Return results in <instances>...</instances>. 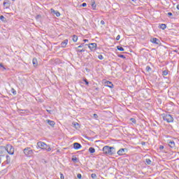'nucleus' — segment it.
<instances>
[{"label": "nucleus", "mask_w": 179, "mask_h": 179, "mask_svg": "<svg viewBox=\"0 0 179 179\" xmlns=\"http://www.w3.org/2000/svg\"><path fill=\"white\" fill-rule=\"evenodd\" d=\"M168 16H173V13H168Z\"/></svg>", "instance_id": "37998d69"}, {"label": "nucleus", "mask_w": 179, "mask_h": 179, "mask_svg": "<svg viewBox=\"0 0 179 179\" xmlns=\"http://www.w3.org/2000/svg\"><path fill=\"white\" fill-rule=\"evenodd\" d=\"M73 148L76 149V150H78V149L82 148V145H80L79 143H74Z\"/></svg>", "instance_id": "9d476101"}, {"label": "nucleus", "mask_w": 179, "mask_h": 179, "mask_svg": "<svg viewBox=\"0 0 179 179\" xmlns=\"http://www.w3.org/2000/svg\"><path fill=\"white\" fill-rule=\"evenodd\" d=\"M47 112L49 113V114H51V113H52V110H47Z\"/></svg>", "instance_id": "49530a36"}, {"label": "nucleus", "mask_w": 179, "mask_h": 179, "mask_svg": "<svg viewBox=\"0 0 179 179\" xmlns=\"http://www.w3.org/2000/svg\"><path fill=\"white\" fill-rule=\"evenodd\" d=\"M89 152H90V153H94V152H96V150L94 149V148L90 147L89 148Z\"/></svg>", "instance_id": "412c9836"}, {"label": "nucleus", "mask_w": 179, "mask_h": 179, "mask_svg": "<svg viewBox=\"0 0 179 179\" xmlns=\"http://www.w3.org/2000/svg\"><path fill=\"white\" fill-rule=\"evenodd\" d=\"M39 17H41V15H38L36 16V19H38Z\"/></svg>", "instance_id": "de8ad7c7"}, {"label": "nucleus", "mask_w": 179, "mask_h": 179, "mask_svg": "<svg viewBox=\"0 0 179 179\" xmlns=\"http://www.w3.org/2000/svg\"><path fill=\"white\" fill-rule=\"evenodd\" d=\"M120 38H121V36L120 35H118L117 37H116V40L117 41H118L120 40Z\"/></svg>", "instance_id": "4c0bfd02"}, {"label": "nucleus", "mask_w": 179, "mask_h": 179, "mask_svg": "<svg viewBox=\"0 0 179 179\" xmlns=\"http://www.w3.org/2000/svg\"><path fill=\"white\" fill-rule=\"evenodd\" d=\"M176 8L179 10V4L177 5Z\"/></svg>", "instance_id": "8fccbe9b"}, {"label": "nucleus", "mask_w": 179, "mask_h": 179, "mask_svg": "<svg viewBox=\"0 0 179 179\" xmlns=\"http://www.w3.org/2000/svg\"><path fill=\"white\" fill-rule=\"evenodd\" d=\"M73 41H74V43H76V41H78V36L76 35L73 36Z\"/></svg>", "instance_id": "4be33fe9"}, {"label": "nucleus", "mask_w": 179, "mask_h": 179, "mask_svg": "<svg viewBox=\"0 0 179 179\" xmlns=\"http://www.w3.org/2000/svg\"><path fill=\"white\" fill-rule=\"evenodd\" d=\"M166 27H167V25H166V24H161L159 25V28H161L162 30H164Z\"/></svg>", "instance_id": "aec40b11"}, {"label": "nucleus", "mask_w": 179, "mask_h": 179, "mask_svg": "<svg viewBox=\"0 0 179 179\" xmlns=\"http://www.w3.org/2000/svg\"><path fill=\"white\" fill-rule=\"evenodd\" d=\"M168 144H169V146L172 149L176 148V143H174V141H170L169 142H168Z\"/></svg>", "instance_id": "9b49d317"}, {"label": "nucleus", "mask_w": 179, "mask_h": 179, "mask_svg": "<svg viewBox=\"0 0 179 179\" xmlns=\"http://www.w3.org/2000/svg\"><path fill=\"white\" fill-rule=\"evenodd\" d=\"M81 6H83L84 8L87 6V4L86 3H83Z\"/></svg>", "instance_id": "e433bc0d"}, {"label": "nucleus", "mask_w": 179, "mask_h": 179, "mask_svg": "<svg viewBox=\"0 0 179 179\" xmlns=\"http://www.w3.org/2000/svg\"><path fill=\"white\" fill-rule=\"evenodd\" d=\"M93 10H96V3L94 2V1H92V5H91Z\"/></svg>", "instance_id": "a211bd4d"}, {"label": "nucleus", "mask_w": 179, "mask_h": 179, "mask_svg": "<svg viewBox=\"0 0 179 179\" xmlns=\"http://www.w3.org/2000/svg\"><path fill=\"white\" fill-rule=\"evenodd\" d=\"M83 80H84L85 85H87V86L89 85V81H87V79L85 78Z\"/></svg>", "instance_id": "c756f323"}, {"label": "nucleus", "mask_w": 179, "mask_h": 179, "mask_svg": "<svg viewBox=\"0 0 179 179\" xmlns=\"http://www.w3.org/2000/svg\"><path fill=\"white\" fill-rule=\"evenodd\" d=\"M91 177H92V178H96V177H97V176L96 175V173H92V174H91Z\"/></svg>", "instance_id": "473e14b6"}, {"label": "nucleus", "mask_w": 179, "mask_h": 179, "mask_svg": "<svg viewBox=\"0 0 179 179\" xmlns=\"http://www.w3.org/2000/svg\"><path fill=\"white\" fill-rule=\"evenodd\" d=\"M13 1H15V0H13Z\"/></svg>", "instance_id": "5fc2aeb1"}, {"label": "nucleus", "mask_w": 179, "mask_h": 179, "mask_svg": "<svg viewBox=\"0 0 179 179\" xmlns=\"http://www.w3.org/2000/svg\"><path fill=\"white\" fill-rule=\"evenodd\" d=\"M169 73L167 72V71H163V75L164 76H166V75L168 74Z\"/></svg>", "instance_id": "72a5a7b5"}, {"label": "nucleus", "mask_w": 179, "mask_h": 179, "mask_svg": "<svg viewBox=\"0 0 179 179\" xmlns=\"http://www.w3.org/2000/svg\"><path fill=\"white\" fill-rule=\"evenodd\" d=\"M37 146L39 147L40 149H43L45 150H47V152H51V148L50 145H48L44 142L38 141L37 143Z\"/></svg>", "instance_id": "f03ea898"}, {"label": "nucleus", "mask_w": 179, "mask_h": 179, "mask_svg": "<svg viewBox=\"0 0 179 179\" xmlns=\"http://www.w3.org/2000/svg\"><path fill=\"white\" fill-rule=\"evenodd\" d=\"M146 71H147V72H150V71H152V68H150V66H147Z\"/></svg>", "instance_id": "a878e982"}, {"label": "nucleus", "mask_w": 179, "mask_h": 179, "mask_svg": "<svg viewBox=\"0 0 179 179\" xmlns=\"http://www.w3.org/2000/svg\"><path fill=\"white\" fill-rule=\"evenodd\" d=\"M3 5L6 9H9V8H10V1L5 0L3 3Z\"/></svg>", "instance_id": "0eeeda50"}, {"label": "nucleus", "mask_w": 179, "mask_h": 179, "mask_svg": "<svg viewBox=\"0 0 179 179\" xmlns=\"http://www.w3.org/2000/svg\"><path fill=\"white\" fill-rule=\"evenodd\" d=\"M73 162H76L78 160V158H72Z\"/></svg>", "instance_id": "a18cd8bd"}, {"label": "nucleus", "mask_w": 179, "mask_h": 179, "mask_svg": "<svg viewBox=\"0 0 179 179\" xmlns=\"http://www.w3.org/2000/svg\"><path fill=\"white\" fill-rule=\"evenodd\" d=\"M51 13H55L57 17H59L61 16V13H59V11H57L54 10L53 8L50 9Z\"/></svg>", "instance_id": "1a4fd4ad"}, {"label": "nucleus", "mask_w": 179, "mask_h": 179, "mask_svg": "<svg viewBox=\"0 0 179 179\" xmlns=\"http://www.w3.org/2000/svg\"><path fill=\"white\" fill-rule=\"evenodd\" d=\"M119 58H123V59H125V56L124 55H119Z\"/></svg>", "instance_id": "7c9ffc66"}, {"label": "nucleus", "mask_w": 179, "mask_h": 179, "mask_svg": "<svg viewBox=\"0 0 179 179\" xmlns=\"http://www.w3.org/2000/svg\"><path fill=\"white\" fill-rule=\"evenodd\" d=\"M0 66H1V68H3V69H4V70L6 69V68H5V66H3V65L2 64H0Z\"/></svg>", "instance_id": "58836bf2"}, {"label": "nucleus", "mask_w": 179, "mask_h": 179, "mask_svg": "<svg viewBox=\"0 0 179 179\" xmlns=\"http://www.w3.org/2000/svg\"><path fill=\"white\" fill-rule=\"evenodd\" d=\"M106 86H108V87H110V89H113V87H114V85H113V83L110 82V81H107L106 83Z\"/></svg>", "instance_id": "2eb2a0df"}, {"label": "nucleus", "mask_w": 179, "mask_h": 179, "mask_svg": "<svg viewBox=\"0 0 179 179\" xmlns=\"http://www.w3.org/2000/svg\"><path fill=\"white\" fill-rule=\"evenodd\" d=\"M67 44H68V39H66L63 42H62L61 45L63 48H65Z\"/></svg>", "instance_id": "4468645a"}, {"label": "nucleus", "mask_w": 179, "mask_h": 179, "mask_svg": "<svg viewBox=\"0 0 179 179\" xmlns=\"http://www.w3.org/2000/svg\"><path fill=\"white\" fill-rule=\"evenodd\" d=\"M77 51H78V52H85V49H78V50H77Z\"/></svg>", "instance_id": "c85d7f7f"}, {"label": "nucleus", "mask_w": 179, "mask_h": 179, "mask_svg": "<svg viewBox=\"0 0 179 179\" xmlns=\"http://www.w3.org/2000/svg\"><path fill=\"white\" fill-rule=\"evenodd\" d=\"M1 157H0V163H1Z\"/></svg>", "instance_id": "603ef678"}, {"label": "nucleus", "mask_w": 179, "mask_h": 179, "mask_svg": "<svg viewBox=\"0 0 179 179\" xmlns=\"http://www.w3.org/2000/svg\"><path fill=\"white\" fill-rule=\"evenodd\" d=\"M77 178H79V179L82 178V175L80 173H78L77 175Z\"/></svg>", "instance_id": "c9c22d12"}, {"label": "nucleus", "mask_w": 179, "mask_h": 179, "mask_svg": "<svg viewBox=\"0 0 179 179\" xmlns=\"http://www.w3.org/2000/svg\"><path fill=\"white\" fill-rule=\"evenodd\" d=\"M93 115H94V118L95 119L99 118V115H97V114L94 113Z\"/></svg>", "instance_id": "f704fd0d"}, {"label": "nucleus", "mask_w": 179, "mask_h": 179, "mask_svg": "<svg viewBox=\"0 0 179 179\" xmlns=\"http://www.w3.org/2000/svg\"><path fill=\"white\" fill-rule=\"evenodd\" d=\"M164 121H166V122H173L174 121V118L170 114H164L163 115Z\"/></svg>", "instance_id": "39448f33"}, {"label": "nucleus", "mask_w": 179, "mask_h": 179, "mask_svg": "<svg viewBox=\"0 0 179 179\" xmlns=\"http://www.w3.org/2000/svg\"><path fill=\"white\" fill-rule=\"evenodd\" d=\"M88 48L91 51H96V48H97V44L96 43H90L88 45Z\"/></svg>", "instance_id": "6e6552de"}, {"label": "nucleus", "mask_w": 179, "mask_h": 179, "mask_svg": "<svg viewBox=\"0 0 179 179\" xmlns=\"http://www.w3.org/2000/svg\"><path fill=\"white\" fill-rule=\"evenodd\" d=\"M124 153H125V149H124V148H121L120 150H119L117 151V155H119V156H122V155H124Z\"/></svg>", "instance_id": "ddd939ff"}, {"label": "nucleus", "mask_w": 179, "mask_h": 179, "mask_svg": "<svg viewBox=\"0 0 179 179\" xmlns=\"http://www.w3.org/2000/svg\"><path fill=\"white\" fill-rule=\"evenodd\" d=\"M159 149H160V150H163V149H164V146L160 145Z\"/></svg>", "instance_id": "ea45409f"}, {"label": "nucleus", "mask_w": 179, "mask_h": 179, "mask_svg": "<svg viewBox=\"0 0 179 179\" xmlns=\"http://www.w3.org/2000/svg\"><path fill=\"white\" fill-rule=\"evenodd\" d=\"M6 164H9L10 163V157L8 155H6Z\"/></svg>", "instance_id": "6ab92c4d"}, {"label": "nucleus", "mask_w": 179, "mask_h": 179, "mask_svg": "<svg viewBox=\"0 0 179 179\" xmlns=\"http://www.w3.org/2000/svg\"><path fill=\"white\" fill-rule=\"evenodd\" d=\"M46 122H48V124L49 125H50V127H54V126L55 125V122H54L52 120H46Z\"/></svg>", "instance_id": "f8f14e48"}, {"label": "nucleus", "mask_w": 179, "mask_h": 179, "mask_svg": "<svg viewBox=\"0 0 179 179\" xmlns=\"http://www.w3.org/2000/svg\"><path fill=\"white\" fill-rule=\"evenodd\" d=\"M64 174L61 173L60 174V179H64Z\"/></svg>", "instance_id": "79ce46f5"}, {"label": "nucleus", "mask_w": 179, "mask_h": 179, "mask_svg": "<svg viewBox=\"0 0 179 179\" xmlns=\"http://www.w3.org/2000/svg\"><path fill=\"white\" fill-rule=\"evenodd\" d=\"M101 24H105L104 21L101 20Z\"/></svg>", "instance_id": "09e8293b"}, {"label": "nucleus", "mask_w": 179, "mask_h": 179, "mask_svg": "<svg viewBox=\"0 0 179 179\" xmlns=\"http://www.w3.org/2000/svg\"><path fill=\"white\" fill-rule=\"evenodd\" d=\"M34 152L33 150H31V148L27 147L25 148L24 149V154L25 155V156H27V157H31V156H33L34 155Z\"/></svg>", "instance_id": "7ed1b4c3"}, {"label": "nucleus", "mask_w": 179, "mask_h": 179, "mask_svg": "<svg viewBox=\"0 0 179 179\" xmlns=\"http://www.w3.org/2000/svg\"><path fill=\"white\" fill-rule=\"evenodd\" d=\"M32 63H33L34 66H37L38 65V62L37 61L36 58L33 59Z\"/></svg>", "instance_id": "f3484780"}, {"label": "nucleus", "mask_w": 179, "mask_h": 179, "mask_svg": "<svg viewBox=\"0 0 179 179\" xmlns=\"http://www.w3.org/2000/svg\"><path fill=\"white\" fill-rule=\"evenodd\" d=\"M130 121L133 122V124H136V120H135V118H130Z\"/></svg>", "instance_id": "bb28decb"}, {"label": "nucleus", "mask_w": 179, "mask_h": 179, "mask_svg": "<svg viewBox=\"0 0 179 179\" xmlns=\"http://www.w3.org/2000/svg\"><path fill=\"white\" fill-rule=\"evenodd\" d=\"M83 47H85V43H81L78 48H76V50H78V48H82Z\"/></svg>", "instance_id": "393cba45"}, {"label": "nucleus", "mask_w": 179, "mask_h": 179, "mask_svg": "<svg viewBox=\"0 0 179 179\" xmlns=\"http://www.w3.org/2000/svg\"><path fill=\"white\" fill-rule=\"evenodd\" d=\"M103 155H107L108 156H113L114 153H115V150L114 147H110L108 145H106L103 148Z\"/></svg>", "instance_id": "f257e3e1"}, {"label": "nucleus", "mask_w": 179, "mask_h": 179, "mask_svg": "<svg viewBox=\"0 0 179 179\" xmlns=\"http://www.w3.org/2000/svg\"><path fill=\"white\" fill-rule=\"evenodd\" d=\"M4 156H6V148L0 146V157H3Z\"/></svg>", "instance_id": "423d86ee"}, {"label": "nucleus", "mask_w": 179, "mask_h": 179, "mask_svg": "<svg viewBox=\"0 0 179 179\" xmlns=\"http://www.w3.org/2000/svg\"><path fill=\"white\" fill-rule=\"evenodd\" d=\"M77 125H79V124H78V123H77Z\"/></svg>", "instance_id": "864d4df0"}, {"label": "nucleus", "mask_w": 179, "mask_h": 179, "mask_svg": "<svg viewBox=\"0 0 179 179\" xmlns=\"http://www.w3.org/2000/svg\"><path fill=\"white\" fill-rule=\"evenodd\" d=\"M20 111H24V112H20L21 113H28V110H20Z\"/></svg>", "instance_id": "a19ab883"}, {"label": "nucleus", "mask_w": 179, "mask_h": 179, "mask_svg": "<svg viewBox=\"0 0 179 179\" xmlns=\"http://www.w3.org/2000/svg\"><path fill=\"white\" fill-rule=\"evenodd\" d=\"M117 50H118L119 51H124V48H122V47H121V46H117Z\"/></svg>", "instance_id": "b1692460"}, {"label": "nucleus", "mask_w": 179, "mask_h": 179, "mask_svg": "<svg viewBox=\"0 0 179 179\" xmlns=\"http://www.w3.org/2000/svg\"><path fill=\"white\" fill-rule=\"evenodd\" d=\"M151 41L154 43V44H159V43H160V41H159V39H157V38H153L151 39Z\"/></svg>", "instance_id": "dca6fc26"}, {"label": "nucleus", "mask_w": 179, "mask_h": 179, "mask_svg": "<svg viewBox=\"0 0 179 179\" xmlns=\"http://www.w3.org/2000/svg\"><path fill=\"white\" fill-rule=\"evenodd\" d=\"M98 58H99V59H104V57H103V55H99L98 56Z\"/></svg>", "instance_id": "2f4dec72"}, {"label": "nucleus", "mask_w": 179, "mask_h": 179, "mask_svg": "<svg viewBox=\"0 0 179 179\" xmlns=\"http://www.w3.org/2000/svg\"><path fill=\"white\" fill-rule=\"evenodd\" d=\"M0 20H1V22H6V18H5L3 15H1Z\"/></svg>", "instance_id": "5701e85b"}, {"label": "nucleus", "mask_w": 179, "mask_h": 179, "mask_svg": "<svg viewBox=\"0 0 179 179\" xmlns=\"http://www.w3.org/2000/svg\"><path fill=\"white\" fill-rule=\"evenodd\" d=\"M134 2H135V1H136V0H132Z\"/></svg>", "instance_id": "3c124183"}, {"label": "nucleus", "mask_w": 179, "mask_h": 179, "mask_svg": "<svg viewBox=\"0 0 179 179\" xmlns=\"http://www.w3.org/2000/svg\"><path fill=\"white\" fill-rule=\"evenodd\" d=\"M83 41H84V43H88V42H89V40H87V39H84Z\"/></svg>", "instance_id": "c03bdc74"}, {"label": "nucleus", "mask_w": 179, "mask_h": 179, "mask_svg": "<svg viewBox=\"0 0 179 179\" xmlns=\"http://www.w3.org/2000/svg\"><path fill=\"white\" fill-rule=\"evenodd\" d=\"M6 153H8V155H14L15 148L10 144H8L6 146Z\"/></svg>", "instance_id": "20e7f679"}, {"label": "nucleus", "mask_w": 179, "mask_h": 179, "mask_svg": "<svg viewBox=\"0 0 179 179\" xmlns=\"http://www.w3.org/2000/svg\"><path fill=\"white\" fill-rule=\"evenodd\" d=\"M145 163H147L148 164H150V163H152V161H150V159H145Z\"/></svg>", "instance_id": "cd10ccee"}]
</instances>
